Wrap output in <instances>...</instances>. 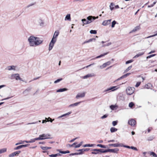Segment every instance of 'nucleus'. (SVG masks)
Wrapping results in <instances>:
<instances>
[{
  "label": "nucleus",
  "mask_w": 157,
  "mask_h": 157,
  "mask_svg": "<svg viewBox=\"0 0 157 157\" xmlns=\"http://www.w3.org/2000/svg\"><path fill=\"white\" fill-rule=\"evenodd\" d=\"M21 152L20 151H18L10 154L9 155V157H13L15 155H18Z\"/></svg>",
  "instance_id": "obj_7"
},
{
  "label": "nucleus",
  "mask_w": 157,
  "mask_h": 157,
  "mask_svg": "<svg viewBox=\"0 0 157 157\" xmlns=\"http://www.w3.org/2000/svg\"><path fill=\"white\" fill-rule=\"evenodd\" d=\"M108 114H105L101 117V119H105L108 117Z\"/></svg>",
  "instance_id": "obj_46"
},
{
  "label": "nucleus",
  "mask_w": 157,
  "mask_h": 157,
  "mask_svg": "<svg viewBox=\"0 0 157 157\" xmlns=\"http://www.w3.org/2000/svg\"><path fill=\"white\" fill-rule=\"evenodd\" d=\"M82 102L80 101L77 102H76L75 103L71 104L70 105H69L68 106V107H74L75 106H77L79 104Z\"/></svg>",
  "instance_id": "obj_15"
},
{
  "label": "nucleus",
  "mask_w": 157,
  "mask_h": 157,
  "mask_svg": "<svg viewBox=\"0 0 157 157\" xmlns=\"http://www.w3.org/2000/svg\"><path fill=\"white\" fill-rule=\"evenodd\" d=\"M130 74H131V73H127L126 74H125L124 75L125 78H126L127 76H129Z\"/></svg>",
  "instance_id": "obj_62"
},
{
  "label": "nucleus",
  "mask_w": 157,
  "mask_h": 157,
  "mask_svg": "<svg viewBox=\"0 0 157 157\" xmlns=\"http://www.w3.org/2000/svg\"><path fill=\"white\" fill-rule=\"evenodd\" d=\"M115 106L114 105H110V108L112 110H113L115 108Z\"/></svg>",
  "instance_id": "obj_53"
},
{
  "label": "nucleus",
  "mask_w": 157,
  "mask_h": 157,
  "mask_svg": "<svg viewBox=\"0 0 157 157\" xmlns=\"http://www.w3.org/2000/svg\"><path fill=\"white\" fill-rule=\"evenodd\" d=\"M39 23L41 26H43L44 24V22L41 19L39 20Z\"/></svg>",
  "instance_id": "obj_30"
},
{
  "label": "nucleus",
  "mask_w": 157,
  "mask_h": 157,
  "mask_svg": "<svg viewBox=\"0 0 157 157\" xmlns=\"http://www.w3.org/2000/svg\"><path fill=\"white\" fill-rule=\"evenodd\" d=\"M82 22L84 24H87L90 23V21H89L88 20V19H83L82 20Z\"/></svg>",
  "instance_id": "obj_21"
},
{
  "label": "nucleus",
  "mask_w": 157,
  "mask_h": 157,
  "mask_svg": "<svg viewBox=\"0 0 157 157\" xmlns=\"http://www.w3.org/2000/svg\"><path fill=\"white\" fill-rule=\"evenodd\" d=\"M108 52H107L106 53H104L103 54H101L100 56H97L96 57H95V58H93V59H91V60H94V59H98V58L101 57H102L103 56H105L107 54H108Z\"/></svg>",
  "instance_id": "obj_19"
},
{
  "label": "nucleus",
  "mask_w": 157,
  "mask_h": 157,
  "mask_svg": "<svg viewBox=\"0 0 157 157\" xmlns=\"http://www.w3.org/2000/svg\"><path fill=\"white\" fill-rule=\"evenodd\" d=\"M116 22L115 21H113L112 23V25H111L112 27L113 28L114 27L115 25L116 24Z\"/></svg>",
  "instance_id": "obj_42"
},
{
  "label": "nucleus",
  "mask_w": 157,
  "mask_h": 157,
  "mask_svg": "<svg viewBox=\"0 0 157 157\" xmlns=\"http://www.w3.org/2000/svg\"><path fill=\"white\" fill-rule=\"evenodd\" d=\"M141 83V82H137L135 86L136 87H138L140 85Z\"/></svg>",
  "instance_id": "obj_55"
},
{
  "label": "nucleus",
  "mask_w": 157,
  "mask_h": 157,
  "mask_svg": "<svg viewBox=\"0 0 157 157\" xmlns=\"http://www.w3.org/2000/svg\"><path fill=\"white\" fill-rule=\"evenodd\" d=\"M50 136V135L49 134H42V135H40L39 136V137L38 138H40L43 139H40L41 140H43L45 139H49L50 138H47V137Z\"/></svg>",
  "instance_id": "obj_3"
},
{
  "label": "nucleus",
  "mask_w": 157,
  "mask_h": 157,
  "mask_svg": "<svg viewBox=\"0 0 157 157\" xmlns=\"http://www.w3.org/2000/svg\"><path fill=\"white\" fill-rule=\"evenodd\" d=\"M97 146L99 147H101V148H106V146H105V145H102V144H98L97 145Z\"/></svg>",
  "instance_id": "obj_36"
},
{
  "label": "nucleus",
  "mask_w": 157,
  "mask_h": 157,
  "mask_svg": "<svg viewBox=\"0 0 157 157\" xmlns=\"http://www.w3.org/2000/svg\"><path fill=\"white\" fill-rule=\"evenodd\" d=\"M132 67V65L129 66L125 70L124 72L125 73V72H128V71H129L131 69Z\"/></svg>",
  "instance_id": "obj_38"
},
{
  "label": "nucleus",
  "mask_w": 157,
  "mask_h": 157,
  "mask_svg": "<svg viewBox=\"0 0 157 157\" xmlns=\"http://www.w3.org/2000/svg\"><path fill=\"white\" fill-rule=\"evenodd\" d=\"M49 156L51 157H56L57 156L56 154L49 155Z\"/></svg>",
  "instance_id": "obj_59"
},
{
  "label": "nucleus",
  "mask_w": 157,
  "mask_h": 157,
  "mask_svg": "<svg viewBox=\"0 0 157 157\" xmlns=\"http://www.w3.org/2000/svg\"><path fill=\"white\" fill-rule=\"evenodd\" d=\"M85 96V94L84 93L81 94H78L76 96V98L78 99L80 98L84 97Z\"/></svg>",
  "instance_id": "obj_16"
},
{
  "label": "nucleus",
  "mask_w": 157,
  "mask_h": 157,
  "mask_svg": "<svg viewBox=\"0 0 157 157\" xmlns=\"http://www.w3.org/2000/svg\"><path fill=\"white\" fill-rule=\"evenodd\" d=\"M103 149H98V151H99V154H101L103 153Z\"/></svg>",
  "instance_id": "obj_51"
},
{
  "label": "nucleus",
  "mask_w": 157,
  "mask_h": 157,
  "mask_svg": "<svg viewBox=\"0 0 157 157\" xmlns=\"http://www.w3.org/2000/svg\"><path fill=\"white\" fill-rule=\"evenodd\" d=\"M131 148L132 149H133L134 150H136V151H137V148L135 147H133V146H131Z\"/></svg>",
  "instance_id": "obj_56"
},
{
  "label": "nucleus",
  "mask_w": 157,
  "mask_h": 157,
  "mask_svg": "<svg viewBox=\"0 0 157 157\" xmlns=\"http://www.w3.org/2000/svg\"><path fill=\"white\" fill-rule=\"evenodd\" d=\"M13 77L16 80H22L21 78L20 77L19 74H16L13 75Z\"/></svg>",
  "instance_id": "obj_13"
},
{
  "label": "nucleus",
  "mask_w": 157,
  "mask_h": 157,
  "mask_svg": "<svg viewBox=\"0 0 157 157\" xmlns=\"http://www.w3.org/2000/svg\"><path fill=\"white\" fill-rule=\"evenodd\" d=\"M119 150V149L117 148L114 149H109V152L114 153H117Z\"/></svg>",
  "instance_id": "obj_17"
},
{
  "label": "nucleus",
  "mask_w": 157,
  "mask_h": 157,
  "mask_svg": "<svg viewBox=\"0 0 157 157\" xmlns=\"http://www.w3.org/2000/svg\"><path fill=\"white\" fill-rule=\"evenodd\" d=\"M71 14H67L65 17V20L70 21H71Z\"/></svg>",
  "instance_id": "obj_18"
},
{
  "label": "nucleus",
  "mask_w": 157,
  "mask_h": 157,
  "mask_svg": "<svg viewBox=\"0 0 157 157\" xmlns=\"http://www.w3.org/2000/svg\"><path fill=\"white\" fill-rule=\"evenodd\" d=\"M22 148V145H21L18 146L17 147L14 148V149L15 150H17L19 149Z\"/></svg>",
  "instance_id": "obj_44"
},
{
  "label": "nucleus",
  "mask_w": 157,
  "mask_h": 157,
  "mask_svg": "<svg viewBox=\"0 0 157 157\" xmlns=\"http://www.w3.org/2000/svg\"><path fill=\"white\" fill-rule=\"evenodd\" d=\"M59 34V33L58 31H56L53 35L52 40L56 41L57 37L58 36Z\"/></svg>",
  "instance_id": "obj_5"
},
{
  "label": "nucleus",
  "mask_w": 157,
  "mask_h": 157,
  "mask_svg": "<svg viewBox=\"0 0 157 157\" xmlns=\"http://www.w3.org/2000/svg\"><path fill=\"white\" fill-rule=\"evenodd\" d=\"M29 44L31 47L36 46L42 44L43 40L39 37L33 36H30L28 39Z\"/></svg>",
  "instance_id": "obj_1"
},
{
  "label": "nucleus",
  "mask_w": 157,
  "mask_h": 157,
  "mask_svg": "<svg viewBox=\"0 0 157 157\" xmlns=\"http://www.w3.org/2000/svg\"><path fill=\"white\" fill-rule=\"evenodd\" d=\"M109 149H106V150H104V149H103V153H106V152H109Z\"/></svg>",
  "instance_id": "obj_58"
},
{
  "label": "nucleus",
  "mask_w": 157,
  "mask_h": 157,
  "mask_svg": "<svg viewBox=\"0 0 157 157\" xmlns=\"http://www.w3.org/2000/svg\"><path fill=\"white\" fill-rule=\"evenodd\" d=\"M90 33L91 34H96L97 33V31L95 30H91L90 31Z\"/></svg>",
  "instance_id": "obj_41"
},
{
  "label": "nucleus",
  "mask_w": 157,
  "mask_h": 157,
  "mask_svg": "<svg viewBox=\"0 0 157 157\" xmlns=\"http://www.w3.org/2000/svg\"><path fill=\"white\" fill-rule=\"evenodd\" d=\"M111 63V62L110 61H108L107 62L104 63L102 65L100 66V69H103L105 67L109 65Z\"/></svg>",
  "instance_id": "obj_8"
},
{
  "label": "nucleus",
  "mask_w": 157,
  "mask_h": 157,
  "mask_svg": "<svg viewBox=\"0 0 157 157\" xmlns=\"http://www.w3.org/2000/svg\"><path fill=\"white\" fill-rule=\"evenodd\" d=\"M156 55V54H152V55H149L148 56H147V59H148V58H150L152 57H153V56H155Z\"/></svg>",
  "instance_id": "obj_48"
},
{
  "label": "nucleus",
  "mask_w": 157,
  "mask_h": 157,
  "mask_svg": "<svg viewBox=\"0 0 157 157\" xmlns=\"http://www.w3.org/2000/svg\"><path fill=\"white\" fill-rule=\"evenodd\" d=\"M140 26H137L135 27L132 30V32H135L137 30H138L140 29Z\"/></svg>",
  "instance_id": "obj_29"
},
{
  "label": "nucleus",
  "mask_w": 157,
  "mask_h": 157,
  "mask_svg": "<svg viewBox=\"0 0 157 157\" xmlns=\"http://www.w3.org/2000/svg\"><path fill=\"white\" fill-rule=\"evenodd\" d=\"M95 38H91V39H90L89 40V42H91L93 41H95Z\"/></svg>",
  "instance_id": "obj_61"
},
{
  "label": "nucleus",
  "mask_w": 157,
  "mask_h": 157,
  "mask_svg": "<svg viewBox=\"0 0 157 157\" xmlns=\"http://www.w3.org/2000/svg\"><path fill=\"white\" fill-rule=\"evenodd\" d=\"M150 154L151 155H152L153 157H157V155L153 152H151Z\"/></svg>",
  "instance_id": "obj_37"
},
{
  "label": "nucleus",
  "mask_w": 157,
  "mask_h": 157,
  "mask_svg": "<svg viewBox=\"0 0 157 157\" xmlns=\"http://www.w3.org/2000/svg\"><path fill=\"white\" fill-rule=\"evenodd\" d=\"M94 64V63H93L90 64V65H88V66H86V67H83V69H84V68H88V67H89L91 66H92V65H93Z\"/></svg>",
  "instance_id": "obj_54"
},
{
  "label": "nucleus",
  "mask_w": 157,
  "mask_h": 157,
  "mask_svg": "<svg viewBox=\"0 0 157 157\" xmlns=\"http://www.w3.org/2000/svg\"><path fill=\"white\" fill-rule=\"evenodd\" d=\"M98 16H97L96 17L94 16H90L87 17V19H88V20L89 21V22L90 21V23L92 22L95 19L98 18Z\"/></svg>",
  "instance_id": "obj_4"
},
{
  "label": "nucleus",
  "mask_w": 157,
  "mask_h": 157,
  "mask_svg": "<svg viewBox=\"0 0 157 157\" xmlns=\"http://www.w3.org/2000/svg\"><path fill=\"white\" fill-rule=\"evenodd\" d=\"M94 144H86L83 145V147H91L93 146Z\"/></svg>",
  "instance_id": "obj_33"
},
{
  "label": "nucleus",
  "mask_w": 157,
  "mask_h": 157,
  "mask_svg": "<svg viewBox=\"0 0 157 157\" xmlns=\"http://www.w3.org/2000/svg\"><path fill=\"white\" fill-rule=\"evenodd\" d=\"M157 35V33H156L154 35H152L151 36H149L148 37L150 38V37H154V36H156Z\"/></svg>",
  "instance_id": "obj_64"
},
{
  "label": "nucleus",
  "mask_w": 157,
  "mask_h": 157,
  "mask_svg": "<svg viewBox=\"0 0 157 157\" xmlns=\"http://www.w3.org/2000/svg\"><path fill=\"white\" fill-rule=\"evenodd\" d=\"M59 153L62 154H65L66 153H70V152L69 151L67 150L65 151H60Z\"/></svg>",
  "instance_id": "obj_35"
},
{
  "label": "nucleus",
  "mask_w": 157,
  "mask_h": 157,
  "mask_svg": "<svg viewBox=\"0 0 157 157\" xmlns=\"http://www.w3.org/2000/svg\"><path fill=\"white\" fill-rule=\"evenodd\" d=\"M83 143V141H81L78 144L75 145V148H78L80 147Z\"/></svg>",
  "instance_id": "obj_40"
},
{
  "label": "nucleus",
  "mask_w": 157,
  "mask_h": 157,
  "mask_svg": "<svg viewBox=\"0 0 157 157\" xmlns=\"http://www.w3.org/2000/svg\"><path fill=\"white\" fill-rule=\"evenodd\" d=\"M43 139L40 138H36L34 139H32L30 141V143H33L35 142L36 140H40V139Z\"/></svg>",
  "instance_id": "obj_23"
},
{
  "label": "nucleus",
  "mask_w": 157,
  "mask_h": 157,
  "mask_svg": "<svg viewBox=\"0 0 157 157\" xmlns=\"http://www.w3.org/2000/svg\"><path fill=\"white\" fill-rule=\"evenodd\" d=\"M56 42V41L53 40H51L49 45V47L48 49L49 51L51 50L52 49L54 46V44Z\"/></svg>",
  "instance_id": "obj_6"
},
{
  "label": "nucleus",
  "mask_w": 157,
  "mask_h": 157,
  "mask_svg": "<svg viewBox=\"0 0 157 157\" xmlns=\"http://www.w3.org/2000/svg\"><path fill=\"white\" fill-rule=\"evenodd\" d=\"M109 146H113L114 147H122L123 144H110L109 145Z\"/></svg>",
  "instance_id": "obj_12"
},
{
  "label": "nucleus",
  "mask_w": 157,
  "mask_h": 157,
  "mask_svg": "<svg viewBox=\"0 0 157 157\" xmlns=\"http://www.w3.org/2000/svg\"><path fill=\"white\" fill-rule=\"evenodd\" d=\"M144 54V52H140L135 56L133 58H137L139 57L142 56Z\"/></svg>",
  "instance_id": "obj_24"
},
{
  "label": "nucleus",
  "mask_w": 157,
  "mask_h": 157,
  "mask_svg": "<svg viewBox=\"0 0 157 157\" xmlns=\"http://www.w3.org/2000/svg\"><path fill=\"white\" fill-rule=\"evenodd\" d=\"M116 87V86H112L110 88H108L106 90H105L104 91V92H106V91H109L110 90H112V91H114L115 90V89H114L113 90V89L115 88Z\"/></svg>",
  "instance_id": "obj_20"
},
{
  "label": "nucleus",
  "mask_w": 157,
  "mask_h": 157,
  "mask_svg": "<svg viewBox=\"0 0 157 157\" xmlns=\"http://www.w3.org/2000/svg\"><path fill=\"white\" fill-rule=\"evenodd\" d=\"M128 123L131 125L134 126L136 124V121L133 119H131L130 121H128Z\"/></svg>",
  "instance_id": "obj_10"
},
{
  "label": "nucleus",
  "mask_w": 157,
  "mask_h": 157,
  "mask_svg": "<svg viewBox=\"0 0 157 157\" xmlns=\"http://www.w3.org/2000/svg\"><path fill=\"white\" fill-rule=\"evenodd\" d=\"M134 105V104L132 102H131L129 103V106L130 108H132L133 107Z\"/></svg>",
  "instance_id": "obj_49"
},
{
  "label": "nucleus",
  "mask_w": 157,
  "mask_h": 157,
  "mask_svg": "<svg viewBox=\"0 0 157 157\" xmlns=\"http://www.w3.org/2000/svg\"><path fill=\"white\" fill-rule=\"evenodd\" d=\"M31 88H28L26 90H25L24 91H23V94H25L27 92H28L31 90Z\"/></svg>",
  "instance_id": "obj_31"
},
{
  "label": "nucleus",
  "mask_w": 157,
  "mask_h": 157,
  "mask_svg": "<svg viewBox=\"0 0 157 157\" xmlns=\"http://www.w3.org/2000/svg\"><path fill=\"white\" fill-rule=\"evenodd\" d=\"M117 123L118 121H113L112 123L113 125V126H115L117 124Z\"/></svg>",
  "instance_id": "obj_43"
},
{
  "label": "nucleus",
  "mask_w": 157,
  "mask_h": 157,
  "mask_svg": "<svg viewBox=\"0 0 157 157\" xmlns=\"http://www.w3.org/2000/svg\"><path fill=\"white\" fill-rule=\"evenodd\" d=\"M77 144V143L75 142V143H74L73 144H68L67 145V147L69 146V147H71L74 146V145H75Z\"/></svg>",
  "instance_id": "obj_39"
},
{
  "label": "nucleus",
  "mask_w": 157,
  "mask_h": 157,
  "mask_svg": "<svg viewBox=\"0 0 157 157\" xmlns=\"http://www.w3.org/2000/svg\"><path fill=\"white\" fill-rule=\"evenodd\" d=\"M135 89L133 87H128L126 90V92L128 95H131L134 91Z\"/></svg>",
  "instance_id": "obj_2"
},
{
  "label": "nucleus",
  "mask_w": 157,
  "mask_h": 157,
  "mask_svg": "<svg viewBox=\"0 0 157 157\" xmlns=\"http://www.w3.org/2000/svg\"><path fill=\"white\" fill-rule=\"evenodd\" d=\"M7 149L6 148H3L0 149V154L4 153L6 151Z\"/></svg>",
  "instance_id": "obj_26"
},
{
  "label": "nucleus",
  "mask_w": 157,
  "mask_h": 157,
  "mask_svg": "<svg viewBox=\"0 0 157 157\" xmlns=\"http://www.w3.org/2000/svg\"><path fill=\"white\" fill-rule=\"evenodd\" d=\"M67 90V89L66 88L60 89L56 91L57 92H63Z\"/></svg>",
  "instance_id": "obj_22"
},
{
  "label": "nucleus",
  "mask_w": 157,
  "mask_h": 157,
  "mask_svg": "<svg viewBox=\"0 0 157 157\" xmlns=\"http://www.w3.org/2000/svg\"><path fill=\"white\" fill-rule=\"evenodd\" d=\"M111 44V43L109 42V43H108L107 44H104L102 46V47H105V46H109Z\"/></svg>",
  "instance_id": "obj_45"
},
{
  "label": "nucleus",
  "mask_w": 157,
  "mask_h": 157,
  "mask_svg": "<svg viewBox=\"0 0 157 157\" xmlns=\"http://www.w3.org/2000/svg\"><path fill=\"white\" fill-rule=\"evenodd\" d=\"M41 148L44 150H48L47 147H41Z\"/></svg>",
  "instance_id": "obj_52"
},
{
  "label": "nucleus",
  "mask_w": 157,
  "mask_h": 157,
  "mask_svg": "<svg viewBox=\"0 0 157 157\" xmlns=\"http://www.w3.org/2000/svg\"><path fill=\"white\" fill-rule=\"evenodd\" d=\"M45 120H47V121H50L51 122H52L54 120V119L52 120V119L50 117H49L48 118H45Z\"/></svg>",
  "instance_id": "obj_32"
},
{
  "label": "nucleus",
  "mask_w": 157,
  "mask_h": 157,
  "mask_svg": "<svg viewBox=\"0 0 157 157\" xmlns=\"http://www.w3.org/2000/svg\"><path fill=\"white\" fill-rule=\"evenodd\" d=\"M71 113H72L71 112H68V113H66L65 114H63L61 116H60L58 117V118L59 119V118H61L63 117H67V116H68L69 115H70V114H71Z\"/></svg>",
  "instance_id": "obj_14"
},
{
  "label": "nucleus",
  "mask_w": 157,
  "mask_h": 157,
  "mask_svg": "<svg viewBox=\"0 0 157 157\" xmlns=\"http://www.w3.org/2000/svg\"><path fill=\"white\" fill-rule=\"evenodd\" d=\"M15 67L14 66H9L8 67V69L9 70H15Z\"/></svg>",
  "instance_id": "obj_27"
},
{
  "label": "nucleus",
  "mask_w": 157,
  "mask_h": 157,
  "mask_svg": "<svg viewBox=\"0 0 157 157\" xmlns=\"http://www.w3.org/2000/svg\"><path fill=\"white\" fill-rule=\"evenodd\" d=\"M95 76V75L94 73L89 74L84 76L83 77V78L84 79H86L88 78L94 77Z\"/></svg>",
  "instance_id": "obj_9"
},
{
  "label": "nucleus",
  "mask_w": 157,
  "mask_h": 157,
  "mask_svg": "<svg viewBox=\"0 0 157 157\" xmlns=\"http://www.w3.org/2000/svg\"><path fill=\"white\" fill-rule=\"evenodd\" d=\"M114 5L113 3H111L110 5L109 6V7H110V10H112L113 9L114 7L113 6H114Z\"/></svg>",
  "instance_id": "obj_34"
},
{
  "label": "nucleus",
  "mask_w": 157,
  "mask_h": 157,
  "mask_svg": "<svg viewBox=\"0 0 157 157\" xmlns=\"http://www.w3.org/2000/svg\"><path fill=\"white\" fill-rule=\"evenodd\" d=\"M122 147H126V148H131V147L129 146H127V145H123V146Z\"/></svg>",
  "instance_id": "obj_63"
},
{
  "label": "nucleus",
  "mask_w": 157,
  "mask_h": 157,
  "mask_svg": "<svg viewBox=\"0 0 157 157\" xmlns=\"http://www.w3.org/2000/svg\"><path fill=\"white\" fill-rule=\"evenodd\" d=\"M117 129L114 128V127H112L110 129V132H113L116 131H117Z\"/></svg>",
  "instance_id": "obj_28"
},
{
  "label": "nucleus",
  "mask_w": 157,
  "mask_h": 157,
  "mask_svg": "<svg viewBox=\"0 0 157 157\" xmlns=\"http://www.w3.org/2000/svg\"><path fill=\"white\" fill-rule=\"evenodd\" d=\"M78 138V137H76L75 138H74L72 139L69 142H74L75 140H76V139Z\"/></svg>",
  "instance_id": "obj_60"
},
{
  "label": "nucleus",
  "mask_w": 157,
  "mask_h": 157,
  "mask_svg": "<svg viewBox=\"0 0 157 157\" xmlns=\"http://www.w3.org/2000/svg\"><path fill=\"white\" fill-rule=\"evenodd\" d=\"M98 149H94L93 150L94 151L92 152L91 153L93 154H99V151H98Z\"/></svg>",
  "instance_id": "obj_25"
},
{
  "label": "nucleus",
  "mask_w": 157,
  "mask_h": 157,
  "mask_svg": "<svg viewBox=\"0 0 157 157\" xmlns=\"http://www.w3.org/2000/svg\"><path fill=\"white\" fill-rule=\"evenodd\" d=\"M111 21V19L104 21L102 22V25H108L110 24Z\"/></svg>",
  "instance_id": "obj_11"
},
{
  "label": "nucleus",
  "mask_w": 157,
  "mask_h": 157,
  "mask_svg": "<svg viewBox=\"0 0 157 157\" xmlns=\"http://www.w3.org/2000/svg\"><path fill=\"white\" fill-rule=\"evenodd\" d=\"M133 61V60H132V59H131V60H129L128 61H126V64H128L129 63H131Z\"/></svg>",
  "instance_id": "obj_50"
},
{
  "label": "nucleus",
  "mask_w": 157,
  "mask_h": 157,
  "mask_svg": "<svg viewBox=\"0 0 157 157\" xmlns=\"http://www.w3.org/2000/svg\"><path fill=\"white\" fill-rule=\"evenodd\" d=\"M74 155H80L82 154V152H80L78 153H74Z\"/></svg>",
  "instance_id": "obj_57"
},
{
  "label": "nucleus",
  "mask_w": 157,
  "mask_h": 157,
  "mask_svg": "<svg viewBox=\"0 0 157 157\" xmlns=\"http://www.w3.org/2000/svg\"><path fill=\"white\" fill-rule=\"evenodd\" d=\"M62 78H59V79H57V80L55 81H54V83H56L58 82H60V81H61L62 80Z\"/></svg>",
  "instance_id": "obj_47"
}]
</instances>
